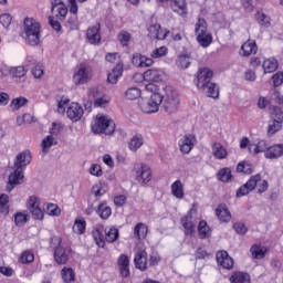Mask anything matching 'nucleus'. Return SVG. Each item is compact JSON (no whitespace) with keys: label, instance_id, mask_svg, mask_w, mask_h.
Segmentation results:
<instances>
[{"label":"nucleus","instance_id":"obj_1","mask_svg":"<svg viewBox=\"0 0 283 283\" xmlns=\"http://www.w3.org/2000/svg\"><path fill=\"white\" fill-rule=\"evenodd\" d=\"M211 78H213V71H211V69H199L197 72L196 86L198 90H201L208 98L218 99L220 98V87H218L216 82H211Z\"/></svg>","mask_w":283,"mask_h":283},{"label":"nucleus","instance_id":"obj_2","mask_svg":"<svg viewBox=\"0 0 283 283\" xmlns=\"http://www.w3.org/2000/svg\"><path fill=\"white\" fill-rule=\"evenodd\" d=\"M24 41L31 48L41 43V23L32 18L24 19Z\"/></svg>","mask_w":283,"mask_h":283},{"label":"nucleus","instance_id":"obj_3","mask_svg":"<svg viewBox=\"0 0 283 283\" xmlns=\"http://www.w3.org/2000/svg\"><path fill=\"white\" fill-rule=\"evenodd\" d=\"M165 92L166 96L163 98L161 109L166 114H176L180 107V96L171 86H167Z\"/></svg>","mask_w":283,"mask_h":283},{"label":"nucleus","instance_id":"obj_4","mask_svg":"<svg viewBox=\"0 0 283 283\" xmlns=\"http://www.w3.org/2000/svg\"><path fill=\"white\" fill-rule=\"evenodd\" d=\"M92 132L94 134H106V136H112V134L116 132V124L109 116H97L95 123L92 125Z\"/></svg>","mask_w":283,"mask_h":283},{"label":"nucleus","instance_id":"obj_5","mask_svg":"<svg viewBox=\"0 0 283 283\" xmlns=\"http://www.w3.org/2000/svg\"><path fill=\"white\" fill-rule=\"evenodd\" d=\"M163 98H165V95L153 93L149 99H140L138 105L144 114H156L163 105Z\"/></svg>","mask_w":283,"mask_h":283},{"label":"nucleus","instance_id":"obj_6","mask_svg":"<svg viewBox=\"0 0 283 283\" xmlns=\"http://www.w3.org/2000/svg\"><path fill=\"white\" fill-rule=\"evenodd\" d=\"M260 180H262V176L260 174L252 176L247 184L237 190V198L249 196V193H251V191L258 187V182H260Z\"/></svg>","mask_w":283,"mask_h":283},{"label":"nucleus","instance_id":"obj_7","mask_svg":"<svg viewBox=\"0 0 283 283\" xmlns=\"http://www.w3.org/2000/svg\"><path fill=\"white\" fill-rule=\"evenodd\" d=\"M136 180L142 185V187H146L148 182L151 181V168L147 165H140L136 168Z\"/></svg>","mask_w":283,"mask_h":283},{"label":"nucleus","instance_id":"obj_8","mask_svg":"<svg viewBox=\"0 0 283 283\" xmlns=\"http://www.w3.org/2000/svg\"><path fill=\"white\" fill-rule=\"evenodd\" d=\"M32 160V154L30 150L20 153L14 160V171L23 174V167H28Z\"/></svg>","mask_w":283,"mask_h":283},{"label":"nucleus","instance_id":"obj_9","mask_svg":"<svg viewBox=\"0 0 283 283\" xmlns=\"http://www.w3.org/2000/svg\"><path fill=\"white\" fill-rule=\"evenodd\" d=\"M90 81V70L85 64H80L77 71L73 75V83L75 85H85Z\"/></svg>","mask_w":283,"mask_h":283},{"label":"nucleus","instance_id":"obj_10","mask_svg":"<svg viewBox=\"0 0 283 283\" xmlns=\"http://www.w3.org/2000/svg\"><path fill=\"white\" fill-rule=\"evenodd\" d=\"M71 253H72V248L64 244L62 248H57L54 251V260L57 264H67Z\"/></svg>","mask_w":283,"mask_h":283},{"label":"nucleus","instance_id":"obj_11","mask_svg":"<svg viewBox=\"0 0 283 283\" xmlns=\"http://www.w3.org/2000/svg\"><path fill=\"white\" fill-rule=\"evenodd\" d=\"M51 6V11L53 12L56 10L57 12V14H55V19H59V21H65V18L67 17V6H65V2H63V0H53Z\"/></svg>","mask_w":283,"mask_h":283},{"label":"nucleus","instance_id":"obj_12","mask_svg":"<svg viewBox=\"0 0 283 283\" xmlns=\"http://www.w3.org/2000/svg\"><path fill=\"white\" fill-rule=\"evenodd\" d=\"M83 107L78 103H72L66 111L67 118L73 123H78L83 118Z\"/></svg>","mask_w":283,"mask_h":283},{"label":"nucleus","instance_id":"obj_13","mask_svg":"<svg viewBox=\"0 0 283 283\" xmlns=\"http://www.w3.org/2000/svg\"><path fill=\"white\" fill-rule=\"evenodd\" d=\"M24 178L25 177L23 176V174H21L19 170H14L13 172H11L9 176V181L6 191L10 193V191H12V189H14L17 185H23Z\"/></svg>","mask_w":283,"mask_h":283},{"label":"nucleus","instance_id":"obj_14","mask_svg":"<svg viewBox=\"0 0 283 283\" xmlns=\"http://www.w3.org/2000/svg\"><path fill=\"white\" fill-rule=\"evenodd\" d=\"M134 264L135 269H138L139 271H147V251L146 250H139L136 252L134 258Z\"/></svg>","mask_w":283,"mask_h":283},{"label":"nucleus","instance_id":"obj_15","mask_svg":"<svg viewBox=\"0 0 283 283\" xmlns=\"http://www.w3.org/2000/svg\"><path fill=\"white\" fill-rule=\"evenodd\" d=\"M86 39L91 45H97V43H101V23H97L87 30Z\"/></svg>","mask_w":283,"mask_h":283},{"label":"nucleus","instance_id":"obj_16","mask_svg":"<svg viewBox=\"0 0 283 283\" xmlns=\"http://www.w3.org/2000/svg\"><path fill=\"white\" fill-rule=\"evenodd\" d=\"M217 262L223 269H233V258L229 256V253L227 251L217 252Z\"/></svg>","mask_w":283,"mask_h":283},{"label":"nucleus","instance_id":"obj_17","mask_svg":"<svg viewBox=\"0 0 283 283\" xmlns=\"http://www.w3.org/2000/svg\"><path fill=\"white\" fill-rule=\"evenodd\" d=\"M216 216L220 222H231V211L226 203H220L216 209Z\"/></svg>","mask_w":283,"mask_h":283},{"label":"nucleus","instance_id":"obj_18","mask_svg":"<svg viewBox=\"0 0 283 283\" xmlns=\"http://www.w3.org/2000/svg\"><path fill=\"white\" fill-rule=\"evenodd\" d=\"M241 56H251V54H258V44L253 40H248L245 43L242 44Z\"/></svg>","mask_w":283,"mask_h":283},{"label":"nucleus","instance_id":"obj_19","mask_svg":"<svg viewBox=\"0 0 283 283\" xmlns=\"http://www.w3.org/2000/svg\"><path fill=\"white\" fill-rule=\"evenodd\" d=\"M144 81H148L150 83H158L163 81V71L156 69H149L143 74Z\"/></svg>","mask_w":283,"mask_h":283},{"label":"nucleus","instance_id":"obj_20","mask_svg":"<svg viewBox=\"0 0 283 283\" xmlns=\"http://www.w3.org/2000/svg\"><path fill=\"white\" fill-rule=\"evenodd\" d=\"M180 151L182 154H189L193 149V136L186 135L179 142Z\"/></svg>","mask_w":283,"mask_h":283},{"label":"nucleus","instance_id":"obj_21","mask_svg":"<svg viewBox=\"0 0 283 283\" xmlns=\"http://www.w3.org/2000/svg\"><path fill=\"white\" fill-rule=\"evenodd\" d=\"M283 156V144H277L270 146L269 150L265 153V158L273 160Z\"/></svg>","mask_w":283,"mask_h":283},{"label":"nucleus","instance_id":"obj_22","mask_svg":"<svg viewBox=\"0 0 283 283\" xmlns=\"http://www.w3.org/2000/svg\"><path fill=\"white\" fill-rule=\"evenodd\" d=\"M196 35L201 48H209L211 43H213V36L210 33H207V31L198 32Z\"/></svg>","mask_w":283,"mask_h":283},{"label":"nucleus","instance_id":"obj_23","mask_svg":"<svg viewBox=\"0 0 283 283\" xmlns=\"http://www.w3.org/2000/svg\"><path fill=\"white\" fill-rule=\"evenodd\" d=\"M231 283H251V275L247 272H234L230 276Z\"/></svg>","mask_w":283,"mask_h":283},{"label":"nucleus","instance_id":"obj_24","mask_svg":"<svg viewBox=\"0 0 283 283\" xmlns=\"http://www.w3.org/2000/svg\"><path fill=\"white\" fill-rule=\"evenodd\" d=\"M270 147L271 146H269V144H266V140H260L255 145L250 144L248 149H249L250 154H251V151H254V155H258V154H263V153L266 154V151H269Z\"/></svg>","mask_w":283,"mask_h":283},{"label":"nucleus","instance_id":"obj_25","mask_svg":"<svg viewBox=\"0 0 283 283\" xmlns=\"http://www.w3.org/2000/svg\"><path fill=\"white\" fill-rule=\"evenodd\" d=\"M212 154L214 156V158H217V160H224V158H227V148L224 146H222V144L220 143H214L212 145Z\"/></svg>","mask_w":283,"mask_h":283},{"label":"nucleus","instance_id":"obj_26","mask_svg":"<svg viewBox=\"0 0 283 283\" xmlns=\"http://www.w3.org/2000/svg\"><path fill=\"white\" fill-rule=\"evenodd\" d=\"M170 8L174 12H180L181 17H187V2L185 0H172Z\"/></svg>","mask_w":283,"mask_h":283},{"label":"nucleus","instance_id":"obj_27","mask_svg":"<svg viewBox=\"0 0 283 283\" xmlns=\"http://www.w3.org/2000/svg\"><path fill=\"white\" fill-rule=\"evenodd\" d=\"M96 213L102 218V220H108L109 216H112V208L107 206V201H103L98 205Z\"/></svg>","mask_w":283,"mask_h":283},{"label":"nucleus","instance_id":"obj_28","mask_svg":"<svg viewBox=\"0 0 283 283\" xmlns=\"http://www.w3.org/2000/svg\"><path fill=\"white\" fill-rule=\"evenodd\" d=\"M171 193L175 196V198H178L179 200H182L185 198V186L182 185L181 180H176L171 185Z\"/></svg>","mask_w":283,"mask_h":283},{"label":"nucleus","instance_id":"obj_29","mask_svg":"<svg viewBox=\"0 0 283 283\" xmlns=\"http://www.w3.org/2000/svg\"><path fill=\"white\" fill-rule=\"evenodd\" d=\"M262 67L264 74H273V72H275L279 67L277 60L270 57L263 62Z\"/></svg>","mask_w":283,"mask_h":283},{"label":"nucleus","instance_id":"obj_30","mask_svg":"<svg viewBox=\"0 0 283 283\" xmlns=\"http://www.w3.org/2000/svg\"><path fill=\"white\" fill-rule=\"evenodd\" d=\"M198 233L200 240H206V238H211V228L207 224V221L201 220L198 226Z\"/></svg>","mask_w":283,"mask_h":283},{"label":"nucleus","instance_id":"obj_31","mask_svg":"<svg viewBox=\"0 0 283 283\" xmlns=\"http://www.w3.org/2000/svg\"><path fill=\"white\" fill-rule=\"evenodd\" d=\"M61 275L65 283H74L76 281V274L72 268L62 269Z\"/></svg>","mask_w":283,"mask_h":283},{"label":"nucleus","instance_id":"obj_32","mask_svg":"<svg viewBox=\"0 0 283 283\" xmlns=\"http://www.w3.org/2000/svg\"><path fill=\"white\" fill-rule=\"evenodd\" d=\"M134 237L137 240H145L147 238V227L145 223H137L134 228Z\"/></svg>","mask_w":283,"mask_h":283},{"label":"nucleus","instance_id":"obj_33","mask_svg":"<svg viewBox=\"0 0 283 283\" xmlns=\"http://www.w3.org/2000/svg\"><path fill=\"white\" fill-rule=\"evenodd\" d=\"M143 147V135H135L128 143L130 151H138Z\"/></svg>","mask_w":283,"mask_h":283},{"label":"nucleus","instance_id":"obj_34","mask_svg":"<svg viewBox=\"0 0 283 283\" xmlns=\"http://www.w3.org/2000/svg\"><path fill=\"white\" fill-rule=\"evenodd\" d=\"M9 74L13 78H23L28 74V70H25V66H12L9 69Z\"/></svg>","mask_w":283,"mask_h":283},{"label":"nucleus","instance_id":"obj_35","mask_svg":"<svg viewBox=\"0 0 283 283\" xmlns=\"http://www.w3.org/2000/svg\"><path fill=\"white\" fill-rule=\"evenodd\" d=\"M177 65L181 70H187L191 65V56L189 54H181L177 59Z\"/></svg>","mask_w":283,"mask_h":283},{"label":"nucleus","instance_id":"obj_36","mask_svg":"<svg viewBox=\"0 0 283 283\" xmlns=\"http://www.w3.org/2000/svg\"><path fill=\"white\" fill-rule=\"evenodd\" d=\"M181 224L185 229L186 235H193V231H195L196 227L193 226V222L189 221V217H182Z\"/></svg>","mask_w":283,"mask_h":283},{"label":"nucleus","instance_id":"obj_37","mask_svg":"<svg viewBox=\"0 0 283 283\" xmlns=\"http://www.w3.org/2000/svg\"><path fill=\"white\" fill-rule=\"evenodd\" d=\"M283 122H277L275 119L270 120L269 127H268V134L269 136H273L274 134H277L280 129H282Z\"/></svg>","mask_w":283,"mask_h":283},{"label":"nucleus","instance_id":"obj_38","mask_svg":"<svg viewBox=\"0 0 283 283\" xmlns=\"http://www.w3.org/2000/svg\"><path fill=\"white\" fill-rule=\"evenodd\" d=\"M25 105H28V98L20 96L11 101L10 107L13 111H18V109H21V107H25Z\"/></svg>","mask_w":283,"mask_h":283},{"label":"nucleus","instance_id":"obj_39","mask_svg":"<svg viewBox=\"0 0 283 283\" xmlns=\"http://www.w3.org/2000/svg\"><path fill=\"white\" fill-rule=\"evenodd\" d=\"M233 176L231 175V168H222L219 170L217 178L218 180H220L221 182H229V180L232 178Z\"/></svg>","mask_w":283,"mask_h":283},{"label":"nucleus","instance_id":"obj_40","mask_svg":"<svg viewBox=\"0 0 283 283\" xmlns=\"http://www.w3.org/2000/svg\"><path fill=\"white\" fill-rule=\"evenodd\" d=\"M105 233H106L105 240H106V242H109L111 244L113 242H116V240H118V238H119L118 229H116V228H109L108 231L105 230Z\"/></svg>","mask_w":283,"mask_h":283},{"label":"nucleus","instance_id":"obj_41","mask_svg":"<svg viewBox=\"0 0 283 283\" xmlns=\"http://www.w3.org/2000/svg\"><path fill=\"white\" fill-rule=\"evenodd\" d=\"M142 91L138 87H130L125 92V98L128 101H136V98H140Z\"/></svg>","mask_w":283,"mask_h":283},{"label":"nucleus","instance_id":"obj_42","mask_svg":"<svg viewBox=\"0 0 283 283\" xmlns=\"http://www.w3.org/2000/svg\"><path fill=\"white\" fill-rule=\"evenodd\" d=\"M237 171L239 174H245L249 176V175L253 174V167L251 166V164H249L247 161H241L237 166Z\"/></svg>","mask_w":283,"mask_h":283},{"label":"nucleus","instance_id":"obj_43","mask_svg":"<svg viewBox=\"0 0 283 283\" xmlns=\"http://www.w3.org/2000/svg\"><path fill=\"white\" fill-rule=\"evenodd\" d=\"M85 219H77L75 220L73 224V231L74 233H77L78 235L85 233V227H86Z\"/></svg>","mask_w":283,"mask_h":283},{"label":"nucleus","instance_id":"obj_44","mask_svg":"<svg viewBox=\"0 0 283 283\" xmlns=\"http://www.w3.org/2000/svg\"><path fill=\"white\" fill-rule=\"evenodd\" d=\"M255 20L262 25V28H269V25H271V18L260 11L256 12Z\"/></svg>","mask_w":283,"mask_h":283},{"label":"nucleus","instance_id":"obj_45","mask_svg":"<svg viewBox=\"0 0 283 283\" xmlns=\"http://www.w3.org/2000/svg\"><path fill=\"white\" fill-rule=\"evenodd\" d=\"M93 238L97 244V247H99L101 249L105 248V237L103 235V231L101 230H95L93 232Z\"/></svg>","mask_w":283,"mask_h":283},{"label":"nucleus","instance_id":"obj_46","mask_svg":"<svg viewBox=\"0 0 283 283\" xmlns=\"http://www.w3.org/2000/svg\"><path fill=\"white\" fill-rule=\"evenodd\" d=\"M250 253H252V256L255 260H262V258H264L266 252H264V250L260 248V245H252L250 248Z\"/></svg>","mask_w":283,"mask_h":283},{"label":"nucleus","instance_id":"obj_47","mask_svg":"<svg viewBox=\"0 0 283 283\" xmlns=\"http://www.w3.org/2000/svg\"><path fill=\"white\" fill-rule=\"evenodd\" d=\"M91 193L95 196L96 200H99L102 196L107 193V190H105L103 185L99 184L92 187Z\"/></svg>","mask_w":283,"mask_h":283},{"label":"nucleus","instance_id":"obj_48","mask_svg":"<svg viewBox=\"0 0 283 283\" xmlns=\"http://www.w3.org/2000/svg\"><path fill=\"white\" fill-rule=\"evenodd\" d=\"M63 240L61 239V237H51L50 239V249H52L53 251H56V249H61L63 247Z\"/></svg>","mask_w":283,"mask_h":283},{"label":"nucleus","instance_id":"obj_49","mask_svg":"<svg viewBox=\"0 0 283 283\" xmlns=\"http://www.w3.org/2000/svg\"><path fill=\"white\" fill-rule=\"evenodd\" d=\"M52 145H57V142L54 140V135H49L42 140V150L50 149Z\"/></svg>","mask_w":283,"mask_h":283},{"label":"nucleus","instance_id":"obj_50","mask_svg":"<svg viewBox=\"0 0 283 283\" xmlns=\"http://www.w3.org/2000/svg\"><path fill=\"white\" fill-rule=\"evenodd\" d=\"M20 262L22 264H31V262H34V253L30 251H24L20 256Z\"/></svg>","mask_w":283,"mask_h":283},{"label":"nucleus","instance_id":"obj_51","mask_svg":"<svg viewBox=\"0 0 283 283\" xmlns=\"http://www.w3.org/2000/svg\"><path fill=\"white\" fill-rule=\"evenodd\" d=\"M65 28H67V30H71V31L78 30V18L76 15L69 18L65 23Z\"/></svg>","mask_w":283,"mask_h":283},{"label":"nucleus","instance_id":"obj_52","mask_svg":"<svg viewBox=\"0 0 283 283\" xmlns=\"http://www.w3.org/2000/svg\"><path fill=\"white\" fill-rule=\"evenodd\" d=\"M167 52H168L167 46H160V48L155 49L151 52L150 56L153 59H160L161 56H167Z\"/></svg>","mask_w":283,"mask_h":283},{"label":"nucleus","instance_id":"obj_53","mask_svg":"<svg viewBox=\"0 0 283 283\" xmlns=\"http://www.w3.org/2000/svg\"><path fill=\"white\" fill-rule=\"evenodd\" d=\"M118 41L122 43L123 48L127 46V43H129V41H132V34H129V32L127 31H122L118 34Z\"/></svg>","mask_w":283,"mask_h":283},{"label":"nucleus","instance_id":"obj_54","mask_svg":"<svg viewBox=\"0 0 283 283\" xmlns=\"http://www.w3.org/2000/svg\"><path fill=\"white\" fill-rule=\"evenodd\" d=\"M31 72L34 76V78H41L43 76V66L36 62L33 63V66L31 67Z\"/></svg>","mask_w":283,"mask_h":283},{"label":"nucleus","instance_id":"obj_55","mask_svg":"<svg viewBox=\"0 0 283 283\" xmlns=\"http://www.w3.org/2000/svg\"><path fill=\"white\" fill-rule=\"evenodd\" d=\"M233 229L235 233L239 235H247V232L249 231V228L243 222H237L233 224Z\"/></svg>","mask_w":283,"mask_h":283},{"label":"nucleus","instance_id":"obj_56","mask_svg":"<svg viewBox=\"0 0 283 283\" xmlns=\"http://www.w3.org/2000/svg\"><path fill=\"white\" fill-rule=\"evenodd\" d=\"M8 202H10V197L6 193L0 195V211L1 213L8 212Z\"/></svg>","mask_w":283,"mask_h":283},{"label":"nucleus","instance_id":"obj_57","mask_svg":"<svg viewBox=\"0 0 283 283\" xmlns=\"http://www.w3.org/2000/svg\"><path fill=\"white\" fill-rule=\"evenodd\" d=\"M15 227H23L28 222V217L21 212H17L14 216Z\"/></svg>","mask_w":283,"mask_h":283},{"label":"nucleus","instance_id":"obj_58","mask_svg":"<svg viewBox=\"0 0 283 283\" xmlns=\"http://www.w3.org/2000/svg\"><path fill=\"white\" fill-rule=\"evenodd\" d=\"M272 120H277L283 123V112L282 108L274 106L272 111Z\"/></svg>","mask_w":283,"mask_h":283},{"label":"nucleus","instance_id":"obj_59","mask_svg":"<svg viewBox=\"0 0 283 283\" xmlns=\"http://www.w3.org/2000/svg\"><path fill=\"white\" fill-rule=\"evenodd\" d=\"M46 213L49 216H61V208L54 203H49L46 207Z\"/></svg>","mask_w":283,"mask_h":283},{"label":"nucleus","instance_id":"obj_60","mask_svg":"<svg viewBox=\"0 0 283 283\" xmlns=\"http://www.w3.org/2000/svg\"><path fill=\"white\" fill-rule=\"evenodd\" d=\"M59 21H63V20H59V19H54V17L50 15L49 17V24L51 25L52 30H54L55 32H61L62 27H61V22Z\"/></svg>","mask_w":283,"mask_h":283},{"label":"nucleus","instance_id":"obj_61","mask_svg":"<svg viewBox=\"0 0 283 283\" xmlns=\"http://www.w3.org/2000/svg\"><path fill=\"white\" fill-rule=\"evenodd\" d=\"M0 23L6 29L10 28V24L12 23V15L10 13H3L0 15Z\"/></svg>","mask_w":283,"mask_h":283},{"label":"nucleus","instance_id":"obj_62","mask_svg":"<svg viewBox=\"0 0 283 283\" xmlns=\"http://www.w3.org/2000/svg\"><path fill=\"white\" fill-rule=\"evenodd\" d=\"M198 32H207V21L202 18H199L196 24L195 33L198 34Z\"/></svg>","mask_w":283,"mask_h":283},{"label":"nucleus","instance_id":"obj_63","mask_svg":"<svg viewBox=\"0 0 283 283\" xmlns=\"http://www.w3.org/2000/svg\"><path fill=\"white\" fill-rule=\"evenodd\" d=\"M272 81L274 87H280V85H282L283 83V72L279 71L274 75H272Z\"/></svg>","mask_w":283,"mask_h":283},{"label":"nucleus","instance_id":"obj_64","mask_svg":"<svg viewBox=\"0 0 283 283\" xmlns=\"http://www.w3.org/2000/svg\"><path fill=\"white\" fill-rule=\"evenodd\" d=\"M61 132H63V126L62 124H59L56 122L52 123V128L50 129V134L52 136H59V134H61Z\"/></svg>","mask_w":283,"mask_h":283}]
</instances>
